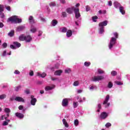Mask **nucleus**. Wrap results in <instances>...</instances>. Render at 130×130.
Segmentation results:
<instances>
[{
	"label": "nucleus",
	"instance_id": "nucleus-1",
	"mask_svg": "<svg viewBox=\"0 0 130 130\" xmlns=\"http://www.w3.org/2000/svg\"><path fill=\"white\" fill-rule=\"evenodd\" d=\"M7 21L8 22H12V23H15V24H20V23H22V19L18 18V16H13L9 17Z\"/></svg>",
	"mask_w": 130,
	"mask_h": 130
},
{
	"label": "nucleus",
	"instance_id": "nucleus-2",
	"mask_svg": "<svg viewBox=\"0 0 130 130\" xmlns=\"http://www.w3.org/2000/svg\"><path fill=\"white\" fill-rule=\"evenodd\" d=\"M114 36L115 38H112L111 40L110 41V45L109 46L110 49H111V48L113 47V45H114V44H115V42H116V39L118 38V34H117V32H114Z\"/></svg>",
	"mask_w": 130,
	"mask_h": 130
},
{
	"label": "nucleus",
	"instance_id": "nucleus-3",
	"mask_svg": "<svg viewBox=\"0 0 130 130\" xmlns=\"http://www.w3.org/2000/svg\"><path fill=\"white\" fill-rule=\"evenodd\" d=\"M104 79V77L102 76H94L92 78L91 81L93 82H97L98 81H101L102 80Z\"/></svg>",
	"mask_w": 130,
	"mask_h": 130
},
{
	"label": "nucleus",
	"instance_id": "nucleus-4",
	"mask_svg": "<svg viewBox=\"0 0 130 130\" xmlns=\"http://www.w3.org/2000/svg\"><path fill=\"white\" fill-rule=\"evenodd\" d=\"M74 13L75 14V18L79 19L81 17V14L80 13V9L79 8L74 9Z\"/></svg>",
	"mask_w": 130,
	"mask_h": 130
},
{
	"label": "nucleus",
	"instance_id": "nucleus-5",
	"mask_svg": "<svg viewBox=\"0 0 130 130\" xmlns=\"http://www.w3.org/2000/svg\"><path fill=\"white\" fill-rule=\"evenodd\" d=\"M75 9H76V8H75L74 7H72L71 8H68L66 9V12H67V13H68V14L71 15L72 14H73V11H74V12H75Z\"/></svg>",
	"mask_w": 130,
	"mask_h": 130
},
{
	"label": "nucleus",
	"instance_id": "nucleus-6",
	"mask_svg": "<svg viewBox=\"0 0 130 130\" xmlns=\"http://www.w3.org/2000/svg\"><path fill=\"white\" fill-rule=\"evenodd\" d=\"M108 116V114L105 112L101 113L100 117L102 119H105Z\"/></svg>",
	"mask_w": 130,
	"mask_h": 130
},
{
	"label": "nucleus",
	"instance_id": "nucleus-7",
	"mask_svg": "<svg viewBox=\"0 0 130 130\" xmlns=\"http://www.w3.org/2000/svg\"><path fill=\"white\" fill-rule=\"evenodd\" d=\"M69 105V100L68 99H64L62 101V106L63 107H66V106H68Z\"/></svg>",
	"mask_w": 130,
	"mask_h": 130
},
{
	"label": "nucleus",
	"instance_id": "nucleus-8",
	"mask_svg": "<svg viewBox=\"0 0 130 130\" xmlns=\"http://www.w3.org/2000/svg\"><path fill=\"white\" fill-rule=\"evenodd\" d=\"M15 116L19 118V119H23L24 118V114L21 113L17 112L15 113Z\"/></svg>",
	"mask_w": 130,
	"mask_h": 130
},
{
	"label": "nucleus",
	"instance_id": "nucleus-9",
	"mask_svg": "<svg viewBox=\"0 0 130 130\" xmlns=\"http://www.w3.org/2000/svg\"><path fill=\"white\" fill-rule=\"evenodd\" d=\"M108 23V21H107V20H105L104 21L101 22L99 24V27H104V26H107Z\"/></svg>",
	"mask_w": 130,
	"mask_h": 130
},
{
	"label": "nucleus",
	"instance_id": "nucleus-10",
	"mask_svg": "<svg viewBox=\"0 0 130 130\" xmlns=\"http://www.w3.org/2000/svg\"><path fill=\"white\" fill-rule=\"evenodd\" d=\"M32 37L30 35L25 36V41L27 43L31 42L32 41Z\"/></svg>",
	"mask_w": 130,
	"mask_h": 130
},
{
	"label": "nucleus",
	"instance_id": "nucleus-11",
	"mask_svg": "<svg viewBox=\"0 0 130 130\" xmlns=\"http://www.w3.org/2000/svg\"><path fill=\"white\" fill-rule=\"evenodd\" d=\"M15 100L16 101H17L18 102H25V100H24V99L20 96H16L15 99Z\"/></svg>",
	"mask_w": 130,
	"mask_h": 130
},
{
	"label": "nucleus",
	"instance_id": "nucleus-12",
	"mask_svg": "<svg viewBox=\"0 0 130 130\" xmlns=\"http://www.w3.org/2000/svg\"><path fill=\"white\" fill-rule=\"evenodd\" d=\"M119 10L120 13H121L122 15H124V14H125V11H124V8H123V7H122V6H119Z\"/></svg>",
	"mask_w": 130,
	"mask_h": 130
},
{
	"label": "nucleus",
	"instance_id": "nucleus-13",
	"mask_svg": "<svg viewBox=\"0 0 130 130\" xmlns=\"http://www.w3.org/2000/svg\"><path fill=\"white\" fill-rule=\"evenodd\" d=\"M28 20H29V23L30 24H35V20H34V18L33 17V16H30L28 18Z\"/></svg>",
	"mask_w": 130,
	"mask_h": 130
},
{
	"label": "nucleus",
	"instance_id": "nucleus-14",
	"mask_svg": "<svg viewBox=\"0 0 130 130\" xmlns=\"http://www.w3.org/2000/svg\"><path fill=\"white\" fill-rule=\"evenodd\" d=\"M66 35H67V37L68 38L71 37L73 35V31H72V30L69 29L67 31Z\"/></svg>",
	"mask_w": 130,
	"mask_h": 130
},
{
	"label": "nucleus",
	"instance_id": "nucleus-15",
	"mask_svg": "<svg viewBox=\"0 0 130 130\" xmlns=\"http://www.w3.org/2000/svg\"><path fill=\"white\" fill-rule=\"evenodd\" d=\"M62 74V70H57L54 72L55 76H60Z\"/></svg>",
	"mask_w": 130,
	"mask_h": 130
},
{
	"label": "nucleus",
	"instance_id": "nucleus-16",
	"mask_svg": "<svg viewBox=\"0 0 130 130\" xmlns=\"http://www.w3.org/2000/svg\"><path fill=\"white\" fill-rule=\"evenodd\" d=\"M109 98H110L109 95H107L106 96L105 100L104 101V102L103 103V104L104 105H105V104H107V103H108V101H109Z\"/></svg>",
	"mask_w": 130,
	"mask_h": 130
},
{
	"label": "nucleus",
	"instance_id": "nucleus-17",
	"mask_svg": "<svg viewBox=\"0 0 130 130\" xmlns=\"http://www.w3.org/2000/svg\"><path fill=\"white\" fill-rule=\"evenodd\" d=\"M62 122L66 127H69V124H68V122H67V120H66V119H62Z\"/></svg>",
	"mask_w": 130,
	"mask_h": 130
},
{
	"label": "nucleus",
	"instance_id": "nucleus-18",
	"mask_svg": "<svg viewBox=\"0 0 130 130\" xmlns=\"http://www.w3.org/2000/svg\"><path fill=\"white\" fill-rule=\"evenodd\" d=\"M38 76L41 78H45V77H46V73H43L42 74H40V73H38Z\"/></svg>",
	"mask_w": 130,
	"mask_h": 130
},
{
	"label": "nucleus",
	"instance_id": "nucleus-19",
	"mask_svg": "<svg viewBox=\"0 0 130 130\" xmlns=\"http://www.w3.org/2000/svg\"><path fill=\"white\" fill-rule=\"evenodd\" d=\"M37 101V100L36 98L32 99L30 101V103L31 105H35L36 104V102Z\"/></svg>",
	"mask_w": 130,
	"mask_h": 130
},
{
	"label": "nucleus",
	"instance_id": "nucleus-20",
	"mask_svg": "<svg viewBox=\"0 0 130 130\" xmlns=\"http://www.w3.org/2000/svg\"><path fill=\"white\" fill-rule=\"evenodd\" d=\"M15 35V30H12L8 34V36H10V37H13Z\"/></svg>",
	"mask_w": 130,
	"mask_h": 130
},
{
	"label": "nucleus",
	"instance_id": "nucleus-21",
	"mask_svg": "<svg viewBox=\"0 0 130 130\" xmlns=\"http://www.w3.org/2000/svg\"><path fill=\"white\" fill-rule=\"evenodd\" d=\"M13 44H14V45L16 46V47H17L18 48H19V47H21V44L18 42H14Z\"/></svg>",
	"mask_w": 130,
	"mask_h": 130
},
{
	"label": "nucleus",
	"instance_id": "nucleus-22",
	"mask_svg": "<svg viewBox=\"0 0 130 130\" xmlns=\"http://www.w3.org/2000/svg\"><path fill=\"white\" fill-rule=\"evenodd\" d=\"M25 29V26H19L17 27V31H22Z\"/></svg>",
	"mask_w": 130,
	"mask_h": 130
},
{
	"label": "nucleus",
	"instance_id": "nucleus-23",
	"mask_svg": "<svg viewBox=\"0 0 130 130\" xmlns=\"http://www.w3.org/2000/svg\"><path fill=\"white\" fill-rule=\"evenodd\" d=\"M114 6L115 8H116V9H117V8H118V7H120V4H119V3H118V2H115L114 3Z\"/></svg>",
	"mask_w": 130,
	"mask_h": 130
},
{
	"label": "nucleus",
	"instance_id": "nucleus-24",
	"mask_svg": "<svg viewBox=\"0 0 130 130\" xmlns=\"http://www.w3.org/2000/svg\"><path fill=\"white\" fill-rule=\"evenodd\" d=\"M58 22L56 20L54 19L52 21V26H56Z\"/></svg>",
	"mask_w": 130,
	"mask_h": 130
},
{
	"label": "nucleus",
	"instance_id": "nucleus-25",
	"mask_svg": "<svg viewBox=\"0 0 130 130\" xmlns=\"http://www.w3.org/2000/svg\"><path fill=\"white\" fill-rule=\"evenodd\" d=\"M53 87L50 86H46L45 88V91H49L50 90H52Z\"/></svg>",
	"mask_w": 130,
	"mask_h": 130
},
{
	"label": "nucleus",
	"instance_id": "nucleus-26",
	"mask_svg": "<svg viewBox=\"0 0 130 130\" xmlns=\"http://www.w3.org/2000/svg\"><path fill=\"white\" fill-rule=\"evenodd\" d=\"M19 39L20 41H24L25 39V36L24 37V35H22L19 37Z\"/></svg>",
	"mask_w": 130,
	"mask_h": 130
},
{
	"label": "nucleus",
	"instance_id": "nucleus-27",
	"mask_svg": "<svg viewBox=\"0 0 130 130\" xmlns=\"http://www.w3.org/2000/svg\"><path fill=\"white\" fill-rule=\"evenodd\" d=\"M100 27V34H102L104 32V27L99 26Z\"/></svg>",
	"mask_w": 130,
	"mask_h": 130
},
{
	"label": "nucleus",
	"instance_id": "nucleus-28",
	"mask_svg": "<svg viewBox=\"0 0 130 130\" xmlns=\"http://www.w3.org/2000/svg\"><path fill=\"white\" fill-rule=\"evenodd\" d=\"M21 88H22V86L19 85L15 87V90L16 92H18L19 90H20V89H21Z\"/></svg>",
	"mask_w": 130,
	"mask_h": 130
},
{
	"label": "nucleus",
	"instance_id": "nucleus-29",
	"mask_svg": "<svg viewBox=\"0 0 130 130\" xmlns=\"http://www.w3.org/2000/svg\"><path fill=\"white\" fill-rule=\"evenodd\" d=\"M67 31H68V29H67V27H62L61 28V32L62 33H66Z\"/></svg>",
	"mask_w": 130,
	"mask_h": 130
},
{
	"label": "nucleus",
	"instance_id": "nucleus-30",
	"mask_svg": "<svg viewBox=\"0 0 130 130\" xmlns=\"http://www.w3.org/2000/svg\"><path fill=\"white\" fill-rule=\"evenodd\" d=\"M80 84V82L79 81H76L73 83V86H75V87H77L79 86V84Z\"/></svg>",
	"mask_w": 130,
	"mask_h": 130
},
{
	"label": "nucleus",
	"instance_id": "nucleus-31",
	"mask_svg": "<svg viewBox=\"0 0 130 130\" xmlns=\"http://www.w3.org/2000/svg\"><path fill=\"white\" fill-rule=\"evenodd\" d=\"M30 32H32V33H35L36 31H37V29L36 27L31 28L30 30Z\"/></svg>",
	"mask_w": 130,
	"mask_h": 130
},
{
	"label": "nucleus",
	"instance_id": "nucleus-32",
	"mask_svg": "<svg viewBox=\"0 0 130 130\" xmlns=\"http://www.w3.org/2000/svg\"><path fill=\"white\" fill-rule=\"evenodd\" d=\"M61 15L62 16L63 18H67L68 17V14H67V12H62L61 13Z\"/></svg>",
	"mask_w": 130,
	"mask_h": 130
},
{
	"label": "nucleus",
	"instance_id": "nucleus-33",
	"mask_svg": "<svg viewBox=\"0 0 130 130\" xmlns=\"http://www.w3.org/2000/svg\"><path fill=\"white\" fill-rule=\"evenodd\" d=\"M111 74L112 76L114 77V76H116V75H117V72L115 71H113L111 72Z\"/></svg>",
	"mask_w": 130,
	"mask_h": 130
},
{
	"label": "nucleus",
	"instance_id": "nucleus-34",
	"mask_svg": "<svg viewBox=\"0 0 130 130\" xmlns=\"http://www.w3.org/2000/svg\"><path fill=\"white\" fill-rule=\"evenodd\" d=\"M97 19H98V16H94L92 17V19L93 22H97Z\"/></svg>",
	"mask_w": 130,
	"mask_h": 130
},
{
	"label": "nucleus",
	"instance_id": "nucleus-35",
	"mask_svg": "<svg viewBox=\"0 0 130 130\" xmlns=\"http://www.w3.org/2000/svg\"><path fill=\"white\" fill-rule=\"evenodd\" d=\"M113 86V84L111 83V82H109L108 85V87L109 88V89H111V88Z\"/></svg>",
	"mask_w": 130,
	"mask_h": 130
},
{
	"label": "nucleus",
	"instance_id": "nucleus-36",
	"mask_svg": "<svg viewBox=\"0 0 130 130\" xmlns=\"http://www.w3.org/2000/svg\"><path fill=\"white\" fill-rule=\"evenodd\" d=\"M74 124L76 126H78L79 125V120L76 119L74 120Z\"/></svg>",
	"mask_w": 130,
	"mask_h": 130
},
{
	"label": "nucleus",
	"instance_id": "nucleus-37",
	"mask_svg": "<svg viewBox=\"0 0 130 130\" xmlns=\"http://www.w3.org/2000/svg\"><path fill=\"white\" fill-rule=\"evenodd\" d=\"M78 105H79V104H78V102H73V107L74 108H77L78 107Z\"/></svg>",
	"mask_w": 130,
	"mask_h": 130
},
{
	"label": "nucleus",
	"instance_id": "nucleus-38",
	"mask_svg": "<svg viewBox=\"0 0 130 130\" xmlns=\"http://www.w3.org/2000/svg\"><path fill=\"white\" fill-rule=\"evenodd\" d=\"M98 73H99V74L101 75L102 74H104V71H103V70H102L101 69H98Z\"/></svg>",
	"mask_w": 130,
	"mask_h": 130
},
{
	"label": "nucleus",
	"instance_id": "nucleus-39",
	"mask_svg": "<svg viewBox=\"0 0 130 130\" xmlns=\"http://www.w3.org/2000/svg\"><path fill=\"white\" fill-rule=\"evenodd\" d=\"M49 6L50 7H55V6H56V4H55V3L54 2H51L49 4Z\"/></svg>",
	"mask_w": 130,
	"mask_h": 130
},
{
	"label": "nucleus",
	"instance_id": "nucleus-40",
	"mask_svg": "<svg viewBox=\"0 0 130 130\" xmlns=\"http://www.w3.org/2000/svg\"><path fill=\"white\" fill-rule=\"evenodd\" d=\"M5 111L6 113H10L11 112V110L8 108H5Z\"/></svg>",
	"mask_w": 130,
	"mask_h": 130
},
{
	"label": "nucleus",
	"instance_id": "nucleus-41",
	"mask_svg": "<svg viewBox=\"0 0 130 130\" xmlns=\"http://www.w3.org/2000/svg\"><path fill=\"white\" fill-rule=\"evenodd\" d=\"M7 97V95L6 94H2L0 95V99H5Z\"/></svg>",
	"mask_w": 130,
	"mask_h": 130
},
{
	"label": "nucleus",
	"instance_id": "nucleus-42",
	"mask_svg": "<svg viewBox=\"0 0 130 130\" xmlns=\"http://www.w3.org/2000/svg\"><path fill=\"white\" fill-rule=\"evenodd\" d=\"M91 64V62H84V66L85 67H89V66Z\"/></svg>",
	"mask_w": 130,
	"mask_h": 130
},
{
	"label": "nucleus",
	"instance_id": "nucleus-43",
	"mask_svg": "<svg viewBox=\"0 0 130 130\" xmlns=\"http://www.w3.org/2000/svg\"><path fill=\"white\" fill-rule=\"evenodd\" d=\"M2 46L4 48H7L8 44L7 43H4L2 45Z\"/></svg>",
	"mask_w": 130,
	"mask_h": 130
},
{
	"label": "nucleus",
	"instance_id": "nucleus-44",
	"mask_svg": "<svg viewBox=\"0 0 130 130\" xmlns=\"http://www.w3.org/2000/svg\"><path fill=\"white\" fill-rule=\"evenodd\" d=\"M65 73L66 74H70V73H71V69H68L65 70Z\"/></svg>",
	"mask_w": 130,
	"mask_h": 130
},
{
	"label": "nucleus",
	"instance_id": "nucleus-45",
	"mask_svg": "<svg viewBox=\"0 0 130 130\" xmlns=\"http://www.w3.org/2000/svg\"><path fill=\"white\" fill-rule=\"evenodd\" d=\"M90 10H91V8L90 7V6H87L86 8V11L89 12V11H90Z\"/></svg>",
	"mask_w": 130,
	"mask_h": 130
},
{
	"label": "nucleus",
	"instance_id": "nucleus-46",
	"mask_svg": "<svg viewBox=\"0 0 130 130\" xmlns=\"http://www.w3.org/2000/svg\"><path fill=\"white\" fill-rule=\"evenodd\" d=\"M2 12H4V7H3V5H0V13Z\"/></svg>",
	"mask_w": 130,
	"mask_h": 130
},
{
	"label": "nucleus",
	"instance_id": "nucleus-47",
	"mask_svg": "<svg viewBox=\"0 0 130 130\" xmlns=\"http://www.w3.org/2000/svg\"><path fill=\"white\" fill-rule=\"evenodd\" d=\"M105 125L106 127H109V126H111V123L108 122Z\"/></svg>",
	"mask_w": 130,
	"mask_h": 130
},
{
	"label": "nucleus",
	"instance_id": "nucleus-48",
	"mask_svg": "<svg viewBox=\"0 0 130 130\" xmlns=\"http://www.w3.org/2000/svg\"><path fill=\"white\" fill-rule=\"evenodd\" d=\"M24 109V106L20 105L18 107V109L19 110H23V109Z\"/></svg>",
	"mask_w": 130,
	"mask_h": 130
},
{
	"label": "nucleus",
	"instance_id": "nucleus-49",
	"mask_svg": "<svg viewBox=\"0 0 130 130\" xmlns=\"http://www.w3.org/2000/svg\"><path fill=\"white\" fill-rule=\"evenodd\" d=\"M29 76H30L31 77L34 76V72H33V71H30V72H29Z\"/></svg>",
	"mask_w": 130,
	"mask_h": 130
},
{
	"label": "nucleus",
	"instance_id": "nucleus-50",
	"mask_svg": "<svg viewBox=\"0 0 130 130\" xmlns=\"http://www.w3.org/2000/svg\"><path fill=\"white\" fill-rule=\"evenodd\" d=\"M8 124H9V123H8L7 121H5L3 123V125L4 126L8 125Z\"/></svg>",
	"mask_w": 130,
	"mask_h": 130
},
{
	"label": "nucleus",
	"instance_id": "nucleus-51",
	"mask_svg": "<svg viewBox=\"0 0 130 130\" xmlns=\"http://www.w3.org/2000/svg\"><path fill=\"white\" fill-rule=\"evenodd\" d=\"M0 17L2 18H4L5 17V14L3 12H0Z\"/></svg>",
	"mask_w": 130,
	"mask_h": 130
},
{
	"label": "nucleus",
	"instance_id": "nucleus-52",
	"mask_svg": "<svg viewBox=\"0 0 130 130\" xmlns=\"http://www.w3.org/2000/svg\"><path fill=\"white\" fill-rule=\"evenodd\" d=\"M115 84L118 85H122L123 83H121L120 81H115Z\"/></svg>",
	"mask_w": 130,
	"mask_h": 130
},
{
	"label": "nucleus",
	"instance_id": "nucleus-53",
	"mask_svg": "<svg viewBox=\"0 0 130 130\" xmlns=\"http://www.w3.org/2000/svg\"><path fill=\"white\" fill-rule=\"evenodd\" d=\"M14 100H15V98H14V96H11L10 98L9 99V101H14Z\"/></svg>",
	"mask_w": 130,
	"mask_h": 130
},
{
	"label": "nucleus",
	"instance_id": "nucleus-54",
	"mask_svg": "<svg viewBox=\"0 0 130 130\" xmlns=\"http://www.w3.org/2000/svg\"><path fill=\"white\" fill-rule=\"evenodd\" d=\"M10 48H11V49H16V47L13 45H11Z\"/></svg>",
	"mask_w": 130,
	"mask_h": 130
},
{
	"label": "nucleus",
	"instance_id": "nucleus-55",
	"mask_svg": "<svg viewBox=\"0 0 130 130\" xmlns=\"http://www.w3.org/2000/svg\"><path fill=\"white\" fill-rule=\"evenodd\" d=\"M14 74H16V75H20V71L16 70L14 72Z\"/></svg>",
	"mask_w": 130,
	"mask_h": 130
},
{
	"label": "nucleus",
	"instance_id": "nucleus-56",
	"mask_svg": "<svg viewBox=\"0 0 130 130\" xmlns=\"http://www.w3.org/2000/svg\"><path fill=\"white\" fill-rule=\"evenodd\" d=\"M108 5L110 7H111V6H112V2L111 1H109Z\"/></svg>",
	"mask_w": 130,
	"mask_h": 130
},
{
	"label": "nucleus",
	"instance_id": "nucleus-57",
	"mask_svg": "<svg viewBox=\"0 0 130 130\" xmlns=\"http://www.w3.org/2000/svg\"><path fill=\"white\" fill-rule=\"evenodd\" d=\"M25 93H26V94H30V90H26L24 91Z\"/></svg>",
	"mask_w": 130,
	"mask_h": 130
},
{
	"label": "nucleus",
	"instance_id": "nucleus-58",
	"mask_svg": "<svg viewBox=\"0 0 130 130\" xmlns=\"http://www.w3.org/2000/svg\"><path fill=\"white\" fill-rule=\"evenodd\" d=\"M60 2L61 4H66V0H60Z\"/></svg>",
	"mask_w": 130,
	"mask_h": 130
},
{
	"label": "nucleus",
	"instance_id": "nucleus-59",
	"mask_svg": "<svg viewBox=\"0 0 130 130\" xmlns=\"http://www.w3.org/2000/svg\"><path fill=\"white\" fill-rule=\"evenodd\" d=\"M98 108H99V109H101V108H102L101 104H98Z\"/></svg>",
	"mask_w": 130,
	"mask_h": 130
},
{
	"label": "nucleus",
	"instance_id": "nucleus-60",
	"mask_svg": "<svg viewBox=\"0 0 130 130\" xmlns=\"http://www.w3.org/2000/svg\"><path fill=\"white\" fill-rule=\"evenodd\" d=\"M41 35H42V31L41 30H39L38 36H41Z\"/></svg>",
	"mask_w": 130,
	"mask_h": 130
},
{
	"label": "nucleus",
	"instance_id": "nucleus-61",
	"mask_svg": "<svg viewBox=\"0 0 130 130\" xmlns=\"http://www.w3.org/2000/svg\"><path fill=\"white\" fill-rule=\"evenodd\" d=\"M6 9L7 10V11H11V7L10 6L7 7Z\"/></svg>",
	"mask_w": 130,
	"mask_h": 130
},
{
	"label": "nucleus",
	"instance_id": "nucleus-62",
	"mask_svg": "<svg viewBox=\"0 0 130 130\" xmlns=\"http://www.w3.org/2000/svg\"><path fill=\"white\" fill-rule=\"evenodd\" d=\"M4 27V24L3 22H0V28H3Z\"/></svg>",
	"mask_w": 130,
	"mask_h": 130
},
{
	"label": "nucleus",
	"instance_id": "nucleus-63",
	"mask_svg": "<svg viewBox=\"0 0 130 130\" xmlns=\"http://www.w3.org/2000/svg\"><path fill=\"white\" fill-rule=\"evenodd\" d=\"M110 105V103H108L106 105H105V107H109Z\"/></svg>",
	"mask_w": 130,
	"mask_h": 130
},
{
	"label": "nucleus",
	"instance_id": "nucleus-64",
	"mask_svg": "<svg viewBox=\"0 0 130 130\" xmlns=\"http://www.w3.org/2000/svg\"><path fill=\"white\" fill-rule=\"evenodd\" d=\"M41 21H42V22H45V19L43 18H41Z\"/></svg>",
	"mask_w": 130,
	"mask_h": 130
}]
</instances>
